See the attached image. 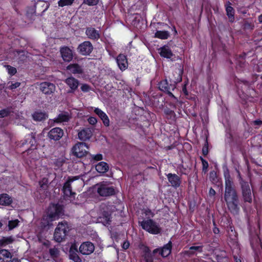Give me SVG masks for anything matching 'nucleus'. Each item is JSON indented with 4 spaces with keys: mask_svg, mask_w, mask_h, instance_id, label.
<instances>
[{
    "mask_svg": "<svg viewBox=\"0 0 262 262\" xmlns=\"http://www.w3.org/2000/svg\"><path fill=\"white\" fill-rule=\"evenodd\" d=\"M173 107L174 108H176V105L175 104H174V105H173Z\"/></svg>",
    "mask_w": 262,
    "mask_h": 262,
    "instance_id": "69168bd1",
    "label": "nucleus"
},
{
    "mask_svg": "<svg viewBox=\"0 0 262 262\" xmlns=\"http://www.w3.org/2000/svg\"><path fill=\"white\" fill-rule=\"evenodd\" d=\"M78 177H69L63 184L62 191L64 195L70 196L75 194L72 191V189H75V181L78 180ZM82 184L81 181H78L76 183Z\"/></svg>",
    "mask_w": 262,
    "mask_h": 262,
    "instance_id": "423d86ee",
    "label": "nucleus"
},
{
    "mask_svg": "<svg viewBox=\"0 0 262 262\" xmlns=\"http://www.w3.org/2000/svg\"><path fill=\"white\" fill-rule=\"evenodd\" d=\"M12 257L11 253L7 250H0V262H9Z\"/></svg>",
    "mask_w": 262,
    "mask_h": 262,
    "instance_id": "b1692460",
    "label": "nucleus"
},
{
    "mask_svg": "<svg viewBox=\"0 0 262 262\" xmlns=\"http://www.w3.org/2000/svg\"><path fill=\"white\" fill-rule=\"evenodd\" d=\"M36 141L33 134H29L26 136L25 142L23 144H30L31 147L35 146Z\"/></svg>",
    "mask_w": 262,
    "mask_h": 262,
    "instance_id": "c85d7f7f",
    "label": "nucleus"
},
{
    "mask_svg": "<svg viewBox=\"0 0 262 262\" xmlns=\"http://www.w3.org/2000/svg\"><path fill=\"white\" fill-rule=\"evenodd\" d=\"M8 73L11 75H14L17 72L16 68L7 65L5 66Z\"/></svg>",
    "mask_w": 262,
    "mask_h": 262,
    "instance_id": "ea45409f",
    "label": "nucleus"
},
{
    "mask_svg": "<svg viewBox=\"0 0 262 262\" xmlns=\"http://www.w3.org/2000/svg\"><path fill=\"white\" fill-rule=\"evenodd\" d=\"M4 242H5L6 244H9V243H11L12 240H11V238H7V239H5Z\"/></svg>",
    "mask_w": 262,
    "mask_h": 262,
    "instance_id": "bf43d9fd",
    "label": "nucleus"
},
{
    "mask_svg": "<svg viewBox=\"0 0 262 262\" xmlns=\"http://www.w3.org/2000/svg\"><path fill=\"white\" fill-rule=\"evenodd\" d=\"M189 249L191 250H194L195 251H198L199 252H202V246H191L189 248Z\"/></svg>",
    "mask_w": 262,
    "mask_h": 262,
    "instance_id": "de8ad7c7",
    "label": "nucleus"
},
{
    "mask_svg": "<svg viewBox=\"0 0 262 262\" xmlns=\"http://www.w3.org/2000/svg\"><path fill=\"white\" fill-rule=\"evenodd\" d=\"M234 258L235 262H242L240 258H238L237 256L234 255Z\"/></svg>",
    "mask_w": 262,
    "mask_h": 262,
    "instance_id": "4d7b16f0",
    "label": "nucleus"
},
{
    "mask_svg": "<svg viewBox=\"0 0 262 262\" xmlns=\"http://www.w3.org/2000/svg\"><path fill=\"white\" fill-rule=\"evenodd\" d=\"M79 250V252L83 255H90L94 252L95 247L92 243L86 242L80 245Z\"/></svg>",
    "mask_w": 262,
    "mask_h": 262,
    "instance_id": "9b49d317",
    "label": "nucleus"
},
{
    "mask_svg": "<svg viewBox=\"0 0 262 262\" xmlns=\"http://www.w3.org/2000/svg\"><path fill=\"white\" fill-rule=\"evenodd\" d=\"M64 82L70 88L69 93H73L77 89L79 84L78 80L74 77L71 76L65 79Z\"/></svg>",
    "mask_w": 262,
    "mask_h": 262,
    "instance_id": "f8f14e48",
    "label": "nucleus"
},
{
    "mask_svg": "<svg viewBox=\"0 0 262 262\" xmlns=\"http://www.w3.org/2000/svg\"><path fill=\"white\" fill-rule=\"evenodd\" d=\"M92 136V131L90 128H84L78 133V139L81 141L89 140Z\"/></svg>",
    "mask_w": 262,
    "mask_h": 262,
    "instance_id": "f3484780",
    "label": "nucleus"
},
{
    "mask_svg": "<svg viewBox=\"0 0 262 262\" xmlns=\"http://www.w3.org/2000/svg\"><path fill=\"white\" fill-rule=\"evenodd\" d=\"M92 159L95 161H100L102 159V155L101 154H97L91 155Z\"/></svg>",
    "mask_w": 262,
    "mask_h": 262,
    "instance_id": "a18cd8bd",
    "label": "nucleus"
},
{
    "mask_svg": "<svg viewBox=\"0 0 262 262\" xmlns=\"http://www.w3.org/2000/svg\"><path fill=\"white\" fill-rule=\"evenodd\" d=\"M12 262H20L18 259L14 258L12 259Z\"/></svg>",
    "mask_w": 262,
    "mask_h": 262,
    "instance_id": "680f3d73",
    "label": "nucleus"
},
{
    "mask_svg": "<svg viewBox=\"0 0 262 262\" xmlns=\"http://www.w3.org/2000/svg\"><path fill=\"white\" fill-rule=\"evenodd\" d=\"M39 90L46 95H51L55 91L56 86L54 83L43 82L40 83Z\"/></svg>",
    "mask_w": 262,
    "mask_h": 262,
    "instance_id": "9d476101",
    "label": "nucleus"
},
{
    "mask_svg": "<svg viewBox=\"0 0 262 262\" xmlns=\"http://www.w3.org/2000/svg\"><path fill=\"white\" fill-rule=\"evenodd\" d=\"M71 258L75 262H81V259L75 252V254H71Z\"/></svg>",
    "mask_w": 262,
    "mask_h": 262,
    "instance_id": "79ce46f5",
    "label": "nucleus"
},
{
    "mask_svg": "<svg viewBox=\"0 0 262 262\" xmlns=\"http://www.w3.org/2000/svg\"><path fill=\"white\" fill-rule=\"evenodd\" d=\"M88 149L89 147L86 143L78 142L73 147L72 150L74 156L81 158L86 155Z\"/></svg>",
    "mask_w": 262,
    "mask_h": 262,
    "instance_id": "1a4fd4ad",
    "label": "nucleus"
},
{
    "mask_svg": "<svg viewBox=\"0 0 262 262\" xmlns=\"http://www.w3.org/2000/svg\"><path fill=\"white\" fill-rule=\"evenodd\" d=\"M71 118V116L68 112H63L59 114L54 120V122L64 123L67 122Z\"/></svg>",
    "mask_w": 262,
    "mask_h": 262,
    "instance_id": "4be33fe9",
    "label": "nucleus"
},
{
    "mask_svg": "<svg viewBox=\"0 0 262 262\" xmlns=\"http://www.w3.org/2000/svg\"><path fill=\"white\" fill-rule=\"evenodd\" d=\"M167 179L171 185L175 188L180 186L181 181L180 178L176 174L168 173L167 174Z\"/></svg>",
    "mask_w": 262,
    "mask_h": 262,
    "instance_id": "aec40b11",
    "label": "nucleus"
},
{
    "mask_svg": "<svg viewBox=\"0 0 262 262\" xmlns=\"http://www.w3.org/2000/svg\"><path fill=\"white\" fill-rule=\"evenodd\" d=\"M63 214V208L58 204H51L48 208L47 215L43 217L41 224L44 227L52 225V222L58 220Z\"/></svg>",
    "mask_w": 262,
    "mask_h": 262,
    "instance_id": "7ed1b4c3",
    "label": "nucleus"
},
{
    "mask_svg": "<svg viewBox=\"0 0 262 262\" xmlns=\"http://www.w3.org/2000/svg\"><path fill=\"white\" fill-rule=\"evenodd\" d=\"M142 214L144 215L145 219H149L154 216V213L149 209H145L142 211Z\"/></svg>",
    "mask_w": 262,
    "mask_h": 262,
    "instance_id": "2f4dec72",
    "label": "nucleus"
},
{
    "mask_svg": "<svg viewBox=\"0 0 262 262\" xmlns=\"http://www.w3.org/2000/svg\"><path fill=\"white\" fill-rule=\"evenodd\" d=\"M253 124L256 125H259L262 124V121L260 120H256L253 121Z\"/></svg>",
    "mask_w": 262,
    "mask_h": 262,
    "instance_id": "864d4df0",
    "label": "nucleus"
},
{
    "mask_svg": "<svg viewBox=\"0 0 262 262\" xmlns=\"http://www.w3.org/2000/svg\"><path fill=\"white\" fill-rule=\"evenodd\" d=\"M20 85V82H15L13 83L12 81H9L7 83V88L10 90H14L19 87Z\"/></svg>",
    "mask_w": 262,
    "mask_h": 262,
    "instance_id": "f704fd0d",
    "label": "nucleus"
},
{
    "mask_svg": "<svg viewBox=\"0 0 262 262\" xmlns=\"http://www.w3.org/2000/svg\"><path fill=\"white\" fill-rule=\"evenodd\" d=\"M203 153L204 155H206L208 154V147L207 146H204L203 148Z\"/></svg>",
    "mask_w": 262,
    "mask_h": 262,
    "instance_id": "5fc2aeb1",
    "label": "nucleus"
},
{
    "mask_svg": "<svg viewBox=\"0 0 262 262\" xmlns=\"http://www.w3.org/2000/svg\"><path fill=\"white\" fill-rule=\"evenodd\" d=\"M116 62L120 70H125L128 67V62L125 55L120 54L116 57Z\"/></svg>",
    "mask_w": 262,
    "mask_h": 262,
    "instance_id": "dca6fc26",
    "label": "nucleus"
},
{
    "mask_svg": "<svg viewBox=\"0 0 262 262\" xmlns=\"http://www.w3.org/2000/svg\"><path fill=\"white\" fill-rule=\"evenodd\" d=\"M19 221L18 220H14L9 221L8 227L9 230H12L16 227L18 225Z\"/></svg>",
    "mask_w": 262,
    "mask_h": 262,
    "instance_id": "c9c22d12",
    "label": "nucleus"
},
{
    "mask_svg": "<svg viewBox=\"0 0 262 262\" xmlns=\"http://www.w3.org/2000/svg\"><path fill=\"white\" fill-rule=\"evenodd\" d=\"M227 15H228L230 21L233 22L234 20V11L233 8L230 6H227L226 8Z\"/></svg>",
    "mask_w": 262,
    "mask_h": 262,
    "instance_id": "7c9ffc66",
    "label": "nucleus"
},
{
    "mask_svg": "<svg viewBox=\"0 0 262 262\" xmlns=\"http://www.w3.org/2000/svg\"><path fill=\"white\" fill-rule=\"evenodd\" d=\"M48 183V179L47 178H43L41 181L39 182V185L40 186V187L44 188L46 186H47V185Z\"/></svg>",
    "mask_w": 262,
    "mask_h": 262,
    "instance_id": "37998d69",
    "label": "nucleus"
},
{
    "mask_svg": "<svg viewBox=\"0 0 262 262\" xmlns=\"http://www.w3.org/2000/svg\"><path fill=\"white\" fill-rule=\"evenodd\" d=\"M67 69L74 74H80L83 73L82 68L76 63L69 64Z\"/></svg>",
    "mask_w": 262,
    "mask_h": 262,
    "instance_id": "393cba45",
    "label": "nucleus"
},
{
    "mask_svg": "<svg viewBox=\"0 0 262 262\" xmlns=\"http://www.w3.org/2000/svg\"><path fill=\"white\" fill-rule=\"evenodd\" d=\"M182 72L179 70L178 71H176L173 74L172 76L170 77L171 83L169 84L167 80H164L161 81L159 83V89L163 91L173 99L174 102H177L178 99L172 94L171 90L173 91L176 88V84L182 81Z\"/></svg>",
    "mask_w": 262,
    "mask_h": 262,
    "instance_id": "f03ea898",
    "label": "nucleus"
},
{
    "mask_svg": "<svg viewBox=\"0 0 262 262\" xmlns=\"http://www.w3.org/2000/svg\"><path fill=\"white\" fill-rule=\"evenodd\" d=\"M81 91L84 93L88 92L91 90V87L87 84H82L80 87Z\"/></svg>",
    "mask_w": 262,
    "mask_h": 262,
    "instance_id": "a19ab883",
    "label": "nucleus"
},
{
    "mask_svg": "<svg viewBox=\"0 0 262 262\" xmlns=\"http://www.w3.org/2000/svg\"><path fill=\"white\" fill-rule=\"evenodd\" d=\"M103 217H100L101 221L104 224H108L111 222V214L107 212L104 214Z\"/></svg>",
    "mask_w": 262,
    "mask_h": 262,
    "instance_id": "72a5a7b5",
    "label": "nucleus"
},
{
    "mask_svg": "<svg viewBox=\"0 0 262 262\" xmlns=\"http://www.w3.org/2000/svg\"><path fill=\"white\" fill-rule=\"evenodd\" d=\"M63 135V132L59 127H55L51 129L48 133V137L51 140H59Z\"/></svg>",
    "mask_w": 262,
    "mask_h": 262,
    "instance_id": "4468645a",
    "label": "nucleus"
},
{
    "mask_svg": "<svg viewBox=\"0 0 262 262\" xmlns=\"http://www.w3.org/2000/svg\"><path fill=\"white\" fill-rule=\"evenodd\" d=\"M70 230L67 222L63 221L58 223L54 234V239L57 242H61L66 237Z\"/></svg>",
    "mask_w": 262,
    "mask_h": 262,
    "instance_id": "39448f33",
    "label": "nucleus"
},
{
    "mask_svg": "<svg viewBox=\"0 0 262 262\" xmlns=\"http://www.w3.org/2000/svg\"><path fill=\"white\" fill-rule=\"evenodd\" d=\"M139 224L143 229L151 234H157L161 232L159 225L151 219H144L142 221H139Z\"/></svg>",
    "mask_w": 262,
    "mask_h": 262,
    "instance_id": "20e7f679",
    "label": "nucleus"
},
{
    "mask_svg": "<svg viewBox=\"0 0 262 262\" xmlns=\"http://www.w3.org/2000/svg\"><path fill=\"white\" fill-rule=\"evenodd\" d=\"M88 122L90 124L95 125L97 122V120L95 117H90L88 119Z\"/></svg>",
    "mask_w": 262,
    "mask_h": 262,
    "instance_id": "49530a36",
    "label": "nucleus"
},
{
    "mask_svg": "<svg viewBox=\"0 0 262 262\" xmlns=\"http://www.w3.org/2000/svg\"><path fill=\"white\" fill-rule=\"evenodd\" d=\"M49 252L51 256L53 258H55L57 257V256L59 255V250L56 248L50 249L49 250Z\"/></svg>",
    "mask_w": 262,
    "mask_h": 262,
    "instance_id": "e433bc0d",
    "label": "nucleus"
},
{
    "mask_svg": "<svg viewBox=\"0 0 262 262\" xmlns=\"http://www.w3.org/2000/svg\"><path fill=\"white\" fill-rule=\"evenodd\" d=\"M60 53L63 60L64 61L69 62L73 59V53L72 50L67 47L60 49Z\"/></svg>",
    "mask_w": 262,
    "mask_h": 262,
    "instance_id": "6ab92c4d",
    "label": "nucleus"
},
{
    "mask_svg": "<svg viewBox=\"0 0 262 262\" xmlns=\"http://www.w3.org/2000/svg\"><path fill=\"white\" fill-rule=\"evenodd\" d=\"M146 262H152L151 261H148L147 260Z\"/></svg>",
    "mask_w": 262,
    "mask_h": 262,
    "instance_id": "338daca9",
    "label": "nucleus"
},
{
    "mask_svg": "<svg viewBox=\"0 0 262 262\" xmlns=\"http://www.w3.org/2000/svg\"><path fill=\"white\" fill-rule=\"evenodd\" d=\"M171 243L169 242L168 244L163 246L161 249H156L153 251L154 254L159 252V254L163 257L168 256L171 251Z\"/></svg>",
    "mask_w": 262,
    "mask_h": 262,
    "instance_id": "2eb2a0df",
    "label": "nucleus"
},
{
    "mask_svg": "<svg viewBox=\"0 0 262 262\" xmlns=\"http://www.w3.org/2000/svg\"><path fill=\"white\" fill-rule=\"evenodd\" d=\"M238 176L240 179V184L241 185L242 195L245 202L250 203L252 202V194L249 184L248 182L244 181L241 177L239 172Z\"/></svg>",
    "mask_w": 262,
    "mask_h": 262,
    "instance_id": "6e6552de",
    "label": "nucleus"
},
{
    "mask_svg": "<svg viewBox=\"0 0 262 262\" xmlns=\"http://www.w3.org/2000/svg\"><path fill=\"white\" fill-rule=\"evenodd\" d=\"M74 0H59L58 2V5L60 7H64L66 6L71 5Z\"/></svg>",
    "mask_w": 262,
    "mask_h": 262,
    "instance_id": "473e14b6",
    "label": "nucleus"
},
{
    "mask_svg": "<svg viewBox=\"0 0 262 262\" xmlns=\"http://www.w3.org/2000/svg\"><path fill=\"white\" fill-rule=\"evenodd\" d=\"M99 1L100 0H83V4L90 6H93L97 5Z\"/></svg>",
    "mask_w": 262,
    "mask_h": 262,
    "instance_id": "4c0bfd02",
    "label": "nucleus"
},
{
    "mask_svg": "<svg viewBox=\"0 0 262 262\" xmlns=\"http://www.w3.org/2000/svg\"><path fill=\"white\" fill-rule=\"evenodd\" d=\"M129 246V242H124L123 244L122 248L124 249H127L128 248Z\"/></svg>",
    "mask_w": 262,
    "mask_h": 262,
    "instance_id": "3c124183",
    "label": "nucleus"
},
{
    "mask_svg": "<svg viewBox=\"0 0 262 262\" xmlns=\"http://www.w3.org/2000/svg\"><path fill=\"white\" fill-rule=\"evenodd\" d=\"M209 194L210 196H214L215 194V191L211 188L209 191Z\"/></svg>",
    "mask_w": 262,
    "mask_h": 262,
    "instance_id": "603ef678",
    "label": "nucleus"
},
{
    "mask_svg": "<svg viewBox=\"0 0 262 262\" xmlns=\"http://www.w3.org/2000/svg\"><path fill=\"white\" fill-rule=\"evenodd\" d=\"M169 36V33L168 31H157L155 34V37L161 39H167Z\"/></svg>",
    "mask_w": 262,
    "mask_h": 262,
    "instance_id": "c756f323",
    "label": "nucleus"
},
{
    "mask_svg": "<svg viewBox=\"0 0 262 262\" xmlns=\"http://www.w3.org/2000/svg\"><path fill=\"white\" fill-rule=\"evenodd\" d=\"M258 21L260 23H262V14H261L259 16V17H258Z\"/></svg>",
    "mask_w": 262,
    "mask_h": 262,
    "instance_id": "052dcab7",
    "label": "nucleus"
},
{
    "mask_svg": "<svg viewBox=\"0 0 262 262\" xmlns=\"http://www.w3.org/2000/svg\"><path fill=\"white\" fill-rule=\"evenodd\" d=\"M93 49V46L90 41L83 42L78 48L80 53L83 55L90 54L92 52Z\"/></svg>",
    "mask_w": 262,
    "mask_h": 262,
    "instance_id": "ddd939ff",
    "label": "nucleus"
},
{
    "mask_svg": "<svg viewBox=\"0 0 262 262\" xmlns=\"http://www.w3.org/2000/svg\"><path fill=\"white\" fill-rule=\"evenodd\" d=\"M32 117L35 121H41L47 118L48 116L44 112L36 111L33 113Z\"/></svg>",
    "mask_w": 262,
    "mask_h": 262,
    "instance_id": "a878e982",
    "label": "nucleus"
},
{
    "mask_svg": "<svg viewBox=\"0 0 262 262\" xmlns=\"http://www.w3.org/2000/svg\"><path fill=\"white\" fill-rule=\"evenodd\" d=\"M97 192L102 196L112 195L115 193L114 187L107 182H102L96 185Z\"/></svg>",
    "mask_w": 262,
    "mask_h": 262,
    "instance_id": "0eeeda50",
    "label": "nucleus"
},
{
    "mask_svg": "<svg viewBox=\"0 0 262 262\" xmlns=\"http://www.w3.org/2000/svg\"><path fill=\"white\" fill-rule=\"evenodd\" d=\"M9 114V111L7 110H2L0 111V118H3L7 116Z\"/></svg>",
    "mask_w": 262,
    "mask_h": 262,
    "instance_id": "c03bdc74",
    "label": "nucleus"
},
{
    "mask_svg": "<svg viewBox=\"0 0 262 262\" xmlns=\"http://www.w3.org/2000/svg\"><path fill=\"white\" fill-rule=\"evenodd\" d=\"M161 56L168 59H172L174 54L168 46H164L159 49Z\"/></svg>",
    "mask_w": 262,
    "mask_h": 262,
    "instance_id": "412c9836",
    "label": "nucleus"
},
{
    "mask_svg": "<svg viewBox=\"0 0 262 262\" xmlns=\"http://www.w3.org/2000/svg\"><path fill=\"white\" fill-rule=\"evenodd\" d=\"M2 225H3L2 223L1 222H0V228L2 227Z\"/></svg>",
    "mask_w": 262,
    "mask_h": 262,
    "instance_id": "e2e57ef3",
    "label": "nucleus"
},
{
    "mask_svg": "<svg viewBox=\"0 0 262 262\" xmlns=\"http://www.w3.org/2000/svg\"><path fill=\"white\" fill-rule=\"evenodd\" d=\"M12 202V198L7 194H0V205L8 206Z\"/></svg>",
    "mask_w": 262,
    "mask_h": 262,
    "instance_id": "bb28decb",
    "label": "nucleus"
},
{
    "mask_svg": "<svg viewBox=\"0 0 262 262\" xmlns=\"http://www.w3.org/2000/svg\"><path fill=\"white\" fill-rule=\"evenodd\" d=\"M31 150H32V149H29L28 150V151H27V152H30V151Z\"/></svg>",
    "mask_w": 262,
    "mask_h": 262,
    "instance_id": "0e129e2a",
    "label": "nucleus"
},
{
    "mask_svg": "<svg viewBox=\"0 0 262 262\" xmlns=\"http://www.w3.org/2000/svg\"><path fill=\"white\" fill-rule=\"evenodd\" d=\"M96 170L99 173H105L108 170L107 164L104 162H100L96 166Z\"/></svg>",
    "mask_w": 262,
    "mask_h": 262,
    "instance_id": "cd10ccee",
    "label": "nucleus"
},
{
    "mask_svg": "<svg viewBox=\"0 0 262 262\" xmlns=\"http://www.w3.org/2000/svg\"><path fill=\"white\" fill-rule=\"evenodd\" d=\"M85 34L91 39H98L100 37L99 31L93 28H88Z\"/></svg>",
    "mask_w": 262,
    "mask_h": 262,
    "instance_id": "5701e85b",
    "label": "nucleus"
},
{
    "mask_svg": "<svg viewBox=\"0 0 262 262\" xmlns=\"http://www.w3.org/2000/svg\"><path fill=\"white\" fill-rule=\"evenodd\" d=\"M186 84H185L184 85V86L183 87V92H184V93L185 94V95H187L188 93H187V90H186Z\"/></svg>",
    "mask_w": 262,
    "mask_h": 262,
    "instance_id": "13d9d810",
    "label": "nucleus"
},
{
    "mask_svg": "<svg viewBox=\"0 0 262 262\" xmlns=\"http://www.w3.org/2000/svg\"><path fill=\"white\" fill-rule=\"evenodd\" d=\"M213 232L214 234H219L220 232V230L218 228L214 227L213 229Z\"/></svg>",
    "mask_w": 262,
    "mask_h": 262,
    "instance_id": "6e6d98bb",
    "label": "nucleus"
},
{
    "mask_svg": "<svg viewBox=\"0 0 262 262\" xmlns=\"http://www.w3.org/2000/svg\"><path fill=\"white\" fill-rule=\"evenodd\" d=\"M259 244L260 245V240L258 237H255V243L253 239L251 241V245L253 249L257 248Z\"/></svg>",
    "mask_w": 262,
    "mask_h": 262,
    "instance_id": "58836bf2",
    "label": "nucleus"
},
{
    "mask_svg": "<svg viewBox=\"0 0 262 262\" xmlns=\"http://www.w3.org/2000/svg\"><path fill=\"white\" fill-rule=\"evenodd\" d=\"M202 164H203V170L207 169V168L208 166V162L204 159H202Z\"/></svg>",
    "mask_w": 262,
    "mask_h": 262,
    "instance_id": "8fccbe9b",
    "label": "nucleus"
},
{
    "mask_svg": "<svg viewBox=\"0 0 262 262\" xmlns=\"http://www.w3.org/2000/svg\"><path fill=\"white\" fill-rule=\"evenodd\" d=\"M164 113L166 115H169L170 116H173L174 115V112L173 111L170 110L168 108L165 109Z\"/></svg>",
    "mask_w": 262,
    "mask_h": 262,
    "instance_id": "09e8293b",
    "label": "nucleus"
},
{
    "mask_svg": "<svg viewBox=\"0 0 262 262\" xmlns=\"http://www.w3.org/2000/svg\"><path fill=\"white\" fill-rule=\"evenodd\" d=\"M94 112L101 119L105 126L110 125V119L105 113L98 107H95Z\"/></svg>",
    "mask_w": 262,
    "mask_h": 262,
    "instance_id": "a211bd4d",
    "label": "nucleus"
},
{
    "mask_svg": "<svg viewBox=\"0 0 262 262\" xmlns=\"http://www.w3.org/2000/svg\"><path fill=\"white\" fill-rule=\"evenodd\" d=\"M225 179V190L224 199L229 210L234 214H237L239 210V201L237 193L233 188V182L230 177L229 170L224 171Z\"/></svg>",
    "mask_w": 262,
    "mask_h": 262,
    "instance_id": "f257e3e1",
    "label": "nucleus"
}]
</instances>
